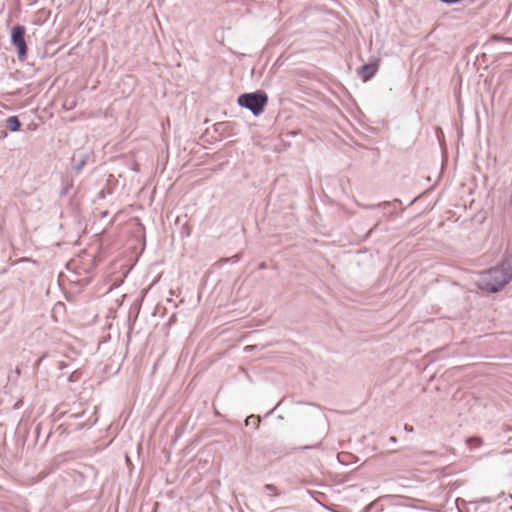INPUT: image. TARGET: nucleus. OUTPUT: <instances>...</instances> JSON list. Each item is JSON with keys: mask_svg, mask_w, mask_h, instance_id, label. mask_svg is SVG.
<instances>
[{"mask_svg": "<svg viewBox=\"0 0 512 512\" xmlns=\"http://www.w3.org/2000/svg\"><path fill=\"white\" fill-rule=\"evenodd\" d=\"M404 430H405L406 432H413V427H412V426H410V425H408V424H405V425H404Z\"/></svg>", "mask_w": 512, "mask_h": 512, "instance_id": "13", "label": "nucleus"}, {"mask_svg": "<svg viewBox=\"0 0 512 512\" xmlns=\"http://www.w3.org/2000/svg\"><path fill=\"white\" fill-rule=\"evenodd\" d=\"M496 40H501L503 42H506V43H510L512 44V38H507V37H496L495 38Z\"/></svg>", "mask_w": 512, "mask_h": 512, "instance_id": "11", "label": "nucleus"}, {"mask_svg": "<svg viewBox=\"0 0 512 512\" xmlns=\"http://www.w3.org/2000/svg\"><path fill=\"white\" fill-rule=\"evenodd\" d=\"M396 203L397 200L394 203L385 201L379 204H362L360 206L364 209H382L385 216L387 213L392 214L396 210Z\"/></svg>", "mask_w": 512, "mask_h": 512, "instance_id": "4", "label": "nucleus"}, {"mask_svg": "<svg viewBox=\"0 0 512 512\" xmlns=\"http://www.w3.org/2000/svg\"><path fill=\"white\" fill-rule=\"evenodd\" d=\"M374 509L377 510L378 512L383 511V508L380 507L377 502H372L364 508L363 512H372Z\"/></svg>", "mask_w": 512, "mask_h": 512, "instance_id": "9", "label": "nucleus"}, {"mask_svg": "<svg viewBox=\"0 0 512 512\" xmlns=\"http://www.w3.org/2000/svg\"><path fill=\"white\" fill-rule=\"evenodd\" d=\"M7 128L12 132H17L20 130L21 122L17 116H10L6 120Z\"/></svg>", "mask_w": 512, "mask_h": 512, "instance_id": "6", "label": "nucleus"}, {"mask_svg": "<svg viewBox=\"0 0 512 512\" xmlns=\"http://www.w3.org/2000/svg\"><path fill=\"white\" fill-rule=\"evenodd\" d=\"M260 268H261V269L266 268V265H265V263H264V262H262V263L260 264Z\"/></svg>", "mask_w": 512, "mask_h": 512, "instance_id": "18", "label": "nucleus"}, {"mask_svg": "<svg viewBox=\"0 0 512 512\" xmlns=\"http://www.w3.org/2000/svg\"><path fill=\"white\" fill-rule=\"evenodd\" d=\"M26 29L22 25H16L11 30V43L17 49V56L20 61L26 58L27 45L25 41Z\"/></svg>", "mask_w": 512, "mask_h": 512, "instance_id": "3", "label": "nucleus"}, {"mask_svg": "<svg viewBox=\"0 0 512 512\" xmlns=\"http://www.w3.org/2000/svg\"><path fill=\"white\" fill-rule=\"evenodd\" d=\"M389 441L392 442V443H396L397 442V438L395 436H391L389 438Z\"/></svg>", "mask_w": 512, "mask_h": 512, "instance_id": "16", "label": "nucleus"}, {"mask_svg": "<svg viewBox=\"0 0 512 512\" xmlns=\"http://www.w3.org/2000/svg\"><path fill=\"white\" fill-rule=\"evenodd\" d=\"M467 444L470 445V449H475L481 446L482 439L478 437H471L466 440Z\"/></svg>", "mask_w": 512, "mask_h": 512, "instance_id": "7", "label": "nucleus"}, {"mask_svg": "<svg viewBox=\"0 0 512 512\" xmlns=\"http://www.w3.org/2000/svg\"><path fill=\"white\" fill-rule=\"evenodd\" d=\"M512 280V256H506L502 262L488 270L482 271L478 287L489 293L502 289Z\"/></svg>", "mask_w": 512, "mask_h": 512, "instance_id": "1", "label": "nucleus"}, {"mask_svg": "<svg viewBox=\"0 0 512 512\" xmlns=\"http://www.w3.org/2000/svg\"><path fill=\"white\" fill-rule=\"evenodd\" d=\"M83 415V413H75V414H72L71 417L73 418H79Z\"/></svg>", "mask_w": 512, "mask_h": 512, "instance_id": "15", "label": "nucleus"}, {"mask_svg": "<svg viewBox=\"0 0 512 512\" xmlns=\"http://www.w3.org/2000/svg\"><path fill=\"white\" fill-rule=\"evenodd\" d=\"M7 136V133L5 131H1L0 133V139L4 138Z\"/></svg>", "mask_w": 512, "mask_h": 512, "instance_id": "17", "label": "nucleus"}, {"mask_svg": "<svg viewBox=\"0 0 512 512\" xmlns=\"http://www.w3.org/2000/svg\"><path fill=\"white\" fill-rule=\"evenodd\" d=\"M264 489H265L266 491H275V490H276V487H275L273 484H266V485L264 486Z\"/></svg>", "mask_w": 512, "mask_h": 512, "instance_id": "12", "label": "nucleus"}, {"mask_svg": "<svg viewBox=\"0 0 512 512\" xmlns=\"http://www.w3.org/2000/svg\"><path fill=\"white\" fill-rule=\"evenodd\" d=\"M238 104L251 111L254 116L260 115L268 102V96L263 91L244 93L238 97Z\"/></svg>", "mask_w": 512, "mask_h": 512, "instance_id": "2", "label": "nucleus"}, {"mask_svg": "<svg viewBox=\"0 0 512 512\" xmlns=\"http://www.w3.org/2000/svg\"><path fill=\"white\" fill-rule=\"evenodd\" d=\"M233 259H234V261H238V260H239V256H238V255H235V256L233 257Z\"/></svg>", "mask_w": 512, "mask_h": 512, "instance_id": "19", "label": "nucleus"}, {"mask_svg": "<svg viewBox=\"0 0 512 512\" xmlns=\"http://www.w3.org/2000/svg\"><path fill=\"white\" fill-rule=\"evenodd\" d=\"M377 69L378 65L375 62L367 63L359 68L358 74L363 81H368L376 74Z\"/></svg>", "mask_w": 512, "mask_h": 512, "instance_id": "5", "label": "nucleus"}, {"mask_svg": "<svg viewBox=\"0 0 512 512\" xmlns=\"http://www.w3.org/2000/svg\"><path fill=\"white\" fill-rule=\"evenodd\" d=\"M259 422H260V418H259V417H256V416H254V415H250V416H248V417L246 418V420H245V425H246V426L253 425V426L257 427V426H258V424H259Z\"/></svg>", "mask_w": 512, "mask_h": 512, "instance_id": "8", "label": "nucleus"}, {"mask_svg": "<svg viewBox=\"0 0 512 512\" xmlns=\"http://www.w3.org/2000/svg\"><path fill=\"white\" fill-rule=\"evenodd\" d=\"M87 156H84L79 163L75 164L74 169L80 171L86 164Z\"/></svg>", "mask_w": 512, "mask_h": 512, "instance_id": "10", "label": "nucleus"}, {"mask_svg": "<svg viewBox=\"0 0 512 512\" xmlns=\"http://www.w3.org/2000/svg\"><path fill=\"white\" fill-rule=\"evenodd\" d=\"M255 347H256V346L248 345V346H246L244 349H245V351H249V350L254 349Z\"/></svg>", "mask_w": 512, "mask_h": 512, "instance_id": "14", "label": "nucleus"}]
</instances>
